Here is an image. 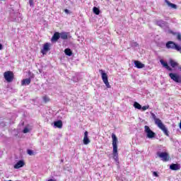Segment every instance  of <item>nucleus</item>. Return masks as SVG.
<instances>
[{"label":"nucleus","instance_id":"12","mask_svg":"<svg viewBox=\"0 0 181 181\" xmlns=\"http://www.w3.org/2000/svg\"><path fill=\"white\" fill-rule=\"evenodd\" d=\"M14 16H17L16 18H11V21L13 22H21L22 21V15L21 13H16L14 15Z\"/></svg>","mask_w":181,"mask_h":181},{"label":"nucleus","instance_id":"13","mask_svg":"<svg viewBox=\"0 0 181 181\" xmlns=\"http://www.w3.org/2000/svg\"><path fill=\"white\" fill-rule=\"evenodd\" d=\"M160 63H161L162 66H163V67H165L167 70L172 71V68L168 65V62L163 61V59H160Z\"/></svg>","mask_w":181,"mask_h":181},{"label":"nucleus","instance_id":"20","mask_svg":"<svg viewBox=\"0 0 181 181\" xmlns=\"http://www.w3.org/2000/svg\"><path fill=\"white\" fill-rule=\"evenodd\" d=\"M68 36L69 35H68L67 33H59V37H61V39H63V40H67Z\"/></svg>","mask_w":181,"mask_h":181},{"label":"nucleus","instance_id":"25","mask_svg":"<svg viewBox=\"0 0 181 181\" xmlns=\"http://www.w3.org/2000/svg\"><path fill=\"white\" fill-rule=\"evenodd\" d=\"M93 13H95V15H100V8L97 7H93Z\"/></svg>","mask_w":181,"mask_h":181},{"label":"nucleus","instance_id":"31","mask_svg":"<svg viewBox=\"0 0 181 181\" xmlns=\"http://www.w3.org/2000/svg\"><path fill=\"white\" fill-rule=\"evenodd\" d=\"M132 46H133V47H138V43H136V42H133V43L132 44Z\"/></svg>","mask_w":181,"mask_h":181},{"label":"nucleus","instance_id":"26","mask_svg":"<svg viewBox=\"0 0 181 181\" xmlns=\"http://www.w3.org/2000/svg\"><path fill=\"white\" fill-rule=\"evenodd\" d=\"M43 101H45V103H49V101H50V99L49 98V97L47 96H44L43 98Z\"/></svg>","mask_w":181,"mask_h":181},{"label":"nucleus","instance_id":"2","mask_svg":"<svg viewBox=\"0 0 181 181\" xmlns=\"http://www.w3.org/2000/svg\"><path fill=\"white\" fill-rule=\"evenodd\" d=\"M154 121H155L156 125L158 126V128L161 129V131H163L165 135H166V136H169V132L168 131V128H166L165 124L162 123V120H160V119L156 118L154 119Z\"/></svg>","mask_w":181,"mask_h":181},{"label":"nucleus","instance_id":"6","mask_svg":"<svg viewBox=\"0 0 181 181\" xmlns=\"http://www.w3.org/2000/svg\"><path fill=\"white\" fill-rule=\"evenodd\" d=\"M4 77L7 83H12L13 81V72L8 71L4 72Z\"/></svg>","mask_w":181,"mask_h":181},{"label":"nucleus","instance_id":"8","mask_svg":"<svg viewBox=\"0 0 181 181\" xmlns=\"http://www.w3.org/2000/svg\"><path fill=\"white\" fill-rule=\"evenodd\" d=\"M169 77L171 78V80H173L175 83H181V77L177 74L175 73H170Z\"/></svg>","mask_w":181,"mask_h":181},{"label":"nucleus","instance_id":"3","mask_svg":"<svg viewBox=\"0 0 181 181\" xmlns=\"http://www.w3.org/2000/svg\"><path fill=\"white\" fill-rule=\"evenodd\" d=\"M99 73H100L102 80L104 84L106 86L107 88H111V85H110V82H108V75H107L105 71L103 69H100Z\"/></svg>","mask_w":181,"mask_h":181},{"label":"nucleus","instance_id":"10","mask_svg":"<svg viewBox=\"0 0 181 181\" xmlns=\"http://www.w3.org/2000/svg\"><path fill=\"white\" fill-rule=\"evenodd\" d=\"M25 166V161L23 160H18L14 165V169H21Z\"/></svg>","mask_w":181,"mask_h":181},{"label":"nucleus","instance_id":"27","mask_svg":"<svg viewBox=\"0 0 181 181\" xmlns=\"http://www.w3.org/2000/svg\"><path fill=\"white\" fill-rule=\"evenodd\" d=\"M148 109H149V105H146V106L141 107L142 111H146V110H148Z\"/></svg>","mask_w":181,"mask_h":181},{"label":"nucleus","instance_id":"18","mask_svg":"<svg viewBox=\"0 0 181 181\" xmlns=\"http://www.w3.org/2000/svg\"><path fill=\"white\" fill-rule=\"evenodd\" d=\"M30 78L23 79L21 81V86H29L30 84Z\"/></svg>","mask_w":181,"mask_h":181},{"label":"nucleus","instance_id":"35","mask_svg":"<svg viewBox=\"0 0 181 181\" xmlns=\"http://www.w3.org/2000/svg\"><path fill=\"white\" fill-rule=\"evenodd\" d=\"M48 181H54V180H53V179H50Z\"/></svg>","mask_w":181,"mask_h":181},{"label":"nucleus","instance_id":"14","mask_svg":"<svg viewBox=\"0 0 181 181\" xmlns=\"http://www.w3.org/2000/svg\"><path fill=\"white\" fill-rule=\"evenodd\" d=\"M54 127L55 128H63V122L62 120H58L54 122Z\"/></svg>","mask_w":181,"mask_h":181},{"label":"nucleus","instance_id":"1","mask_svg":"<svg viewBox=\"0 0 181 181\" xmlns=\"http://www.w3.org/2000/svg\"><path fill=\"white\" fill-rule=\"evenodd\" d=\"M112 145L113 146V151H112V155H113V159L118 163L119 159L118 158V139L117 138V136L115 134H112Z\"/></svg>","mask_w":181,"mask_h":181},{"label":"nucleus","instance_id":"7","mask_svg":"<svg viewBox=\"0 0 181 181\" xmlns=\"http://www.w3.org/2000/svg\"><path fill=\"white\" fill-rule=\"evenodd\" d=\"M157 156L163 160V162H168L169 160V154L166 152H158Z\"/></svg>","mask_w":181,"mask_h":181},{"label":"nucleus","instance_id":"34","mask_svg":"<svg viewBox=\"0 0 181 181\" xmlns=\"http://www.w3.org/2000/svg\"><path fill=\"white\" fill-rule=\"evenodd\" d=\"M3 46L2 44H0V50H2Z\"/></svg>","mask_w":181,"mask_h":181},{"label":"nucleus","instance_id":"32","mask_svg":"<svg viewBox=\"0 0 181 181\" xmlns=\"http://www.w3.org/2000/svg\"><path fill=\"white\" fill-rule=\"evenodd\" d=\"M27 152H28V155H30V156L33 155V151L32 150H28Z\"/></svg>","mask_w":181,"mask_h":181},{"label":"nucleus","instance_id":"22","mask_svg":"<svg viewBox=\"0 0 181 181\" xmlns=\"http://www.w3.org/2000/svg\"><path fill=\"white\" fill-rule=\"evenodd\" d=\"M64 53L66 56H69V57L73 54V52H71V49H70L69 48L65 49Z\"/></svg>","mask_w":181,"mask_h":181},{"label":"nucleus","instance_id":"4","mask_svg":"<svg viewBox=\"0 0 181 181\" xmlns=\"http://www.w3.org/2000/svg\"><path fill=\"white\" fill-rule=\"evenodd\" d=\"M144 132L146 134L147 138H149V139H152V138H155V136H156V134L149 128V126H144Z\"/></svg>","mask_w":181,"mask_h":181},{"label":"nucleus","instance_id":"11","mask_svg":"<svg viewBox=\"0 0 181 181\" xmlns=\"http://www.w3.org/2000/svg\"><path fill=\"white\" fill-rule=\"evenodd\" d=\"M83 145H88L91 141H90V139H88V132H84V136H83Z\"/></svg>","mask_w":181,"mask_h":181},{"label":"nucleus","instance_id":"16","mask_svg":"<svg viewBox=\"0 0 181 181\" xmlns=\"http://www.w3.org/2000/svg\"><path fill=\"white\" fill-rule=\"evenodd\" d=\"M171 170H179L180 169V165L173 163L170 165Z\"/></svg>","mask_w":181,"mask_h":181},{"label":"nucleus","instance_id":"21","mask_svg":"<svg viewBox=\"0 0 181 181\" xmlns=\"http://www.w3.org/2000/svg\"><path fill=\"white\" fill-rule=\"evenodd\" d=\"M165 2L167 4V5H168V6H170L173 9H176V8H177L176 4H172V3L169 2V1H168V0H165Z\"/></svg>","mask_w":181,"mask_h":181},{"label":"nucleus","instance_id":"5","mask_svg":"<svg viewBox=\"0 0 181 181\" xmlns=\"http://www.w3.org/2000/svg\"><path fill=\"white\" fill-rule=\"evenodd\" d=\"M165 46L167 49H174L175 50H177V52H180L181 53V47L172 41L167 42Z\"/></svg>","mask_w":181,"mask_h":181},{"label":"nucleus","instance_id":"33","mask_svg":"<svg viewBox=\"0 0 181 181\" xmlns=\"http://www.w3.org/2000/svg\"><path fill=\"white\" fill-rule=\"evenodd\" d=\"M64 12H65V13H69V10L68 9H65Z\"/></svg>","mask_w":181,"mask_h":181},{"label":"nucleus","instance_id":"9","mask_svg":"<svg viewBox=\"0 0 181 181\" xmlns=\"http://www.w3.org/2000/svg\"><path fill=\"white\" fill-rule=\"evenodd\" d=\"M49 50H50V43L46 42L44 44L42 49H41V53L43 55L47 54Z\"/></svg>","mask_w":181,"mask_h":181},{"label":"nucleus","instance_id":"17","mask_svg":"<svg viewBox=\"0 0 181 181\" xmlns=\"http://www.w3.org/2000/svg\"><path fill=\"white\" fill-rule=\"evenodd\" d=\"M134 65L137 69H144V67H145V64H142L139 61H134Z\"/></svg>","mask_w":181,"mask_h":181},{"label":"nucleus","instance_id":"30","mask_svg":"<svg viewBox=\"0 0 181 181\" xmlns=\"http://www.w3.org/2000/svg\"><path fill=\"white\" fill-rule=\"evenodd\" d=\"M177 39L178 40H181V35H180V33H177Z\"/></svg>","mask_w":181,"mask_h":181},{"label":"nucleus","instance_id":"38","mask_svg":"<svg viewBox=\"0 0 181 181\" xmlns=\"http://www.w3.org/2000/svg\"><path fill=\"white\" fill-rule=\"evenodd\" d=\"M8 181H12V180H8Z\"/></svg>","mask_w":181,"mask_h":181},{"label":"nucleus","instance_id":"37","mask_svg":"<svg viewBox=\"0 0 181 181\" xmlns=\"http://www.w3.org/2000/svg\"><path fill=\"white\" fill-rule=\"evenodd\" d=\"M180 71H181V67H180Z\"/></svg>","mask_w":181,"mask_h":181},{"label":"nucleus","instance_id":"29","mask_svg":"<svg viewBox=\"0 0 181 181\" xmlns=\"http://www.w3.org/2000/svg\"><path fill=\"white\" fill-rule=\"evenodd\" d=\"M153 176H155V177H159V175H158V173H156V172H153Z\"/></svg>","mask_w":181,"mask_h":181},{"label":"nucleus","instance_id":"36","mask_svg":"<svg viewBox=\"0 0 181 181\" xmlns=\"http://www.w3.org/2000/svg\"><path fill=\"white\" fill-rule=\"evenodd\" d=\"M30 4L32 5V1L30 0Z\"/></svg>","mask_w":181,"mask_h":181},{"label":"nucleus","instance_id":"15","mask_svg":"<svg viewBox=\"0 0 181 181\" xmlns=\"http://www.w3.org/2000/svg\"><path fill=\"white\" fill-rule=\"evenodd\" d=\"M59 39H60V33L56 32V33L53 35V36H52L51 40H52V42H57V40H58Z\"/></svg>","mask_w":181,"mask_h":181},{"label":"nucleus","instance_id":"23","mask_svg":"<svg viewBox=\"0 0 181 181\" xmlns=\"http://www.w3.org/2000/svg\"><path fill=\"white\" fill-rule=\"evenodd\" d=\"M170 64L171 67L175 68L177 66V62H175L173 59H170Z\"/></svg>","mask_w":181,"mask_h":181},{"label":"nucleus","instance_id":"24","mask_svg":"<svg viewBox=\"0 0 181 181\" xmlns=\"http://www.w3.org/2000/svg\"><path fill=\"white\" fill-rule=\"evenodd\" d=\"M134 108H136L137 110H141L142 106L137 102H134Z\"/></svg>","mask_w":181,"mask_h":181},{"label":"nucleus","instance_id":"28","mask_svg":"<svg viewBox=\"0 0 181 181\" xmlns=\"http://www.w3.org/2000/svg\"><path fill=\"white\" fill-rule=\"evenodd\" d=\"M23 134H28V132H29V129L28 127H25L23 131Z\"/></svg>","mask_w":181,"mask_h":181},{"label":"nucleus","instance_id":"19","mask_svg":"<svg viewBox=\"0 0 181 181\" xmlns=\"http://www.w3.org/2000/svg\"><path fill=\"white\" fill-rule=\"evenodd\" d=\"M156 25L158 26H160V28H163L165 26H166V22H165L163 20H159L156 21Z\"/></svg>","mask_w":181,"mask_h":181}]
</instances>
